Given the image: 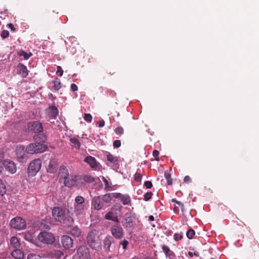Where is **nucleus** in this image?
<instances>
[{
    "label": "nucleus",
    "instance_id": "nucleus-15",
    "mask_svg": "<svg viewBox=\"0 0 259 259\" xmlns=\"http://www.w3.org/2000/svg\"><path fill=\"white\" fill-rule=\"evenodd\" d=\"M74 212L76 216H82L85 214V205H74Z\"/></svg>",
    "mask_w": 259,
    "mask_h": 259
},
{
    "label": "nucleus",
    "instance_id": "nucleus-5",
    "mask_svg": "<svg viewBox=\"0 0 259 259\" xmlns=\"http://www.w3.org/2000/svg\"><path fill=\"white\" fill-rule=\"evenodd\" d=\"M11 226L16 230H22L26 227V223L24 219L20 217H16L10 222Z\"/></svg>",
    "mask_w": 259,
    "mask_h": 259
},
{
    "label": "nucleus",
    "instance_id": "nucleus-39",
    "mask_svg": "<svg viewBox=\"0 0 259 259\" xmlns=\"http://www.w3.org/2000/svg\"><path fill=\"white\" fill-rule=\"evenodd\" d=\"M171 201L174 203H175L178 206H180L181 208V210L182 212L184 211V205L182 202L181 201H178L175 198H173L171 199Z\"/></svg>",
    "mask_w": 259,
    "mask_h": 259
},
{
    "label": "nucleus",
    "instance_id": "nucleus-19",
    "mask_svg": "<svg viewBox=\"0 0 259 259\" xmlns=\"http://www.w3.org/2000/svg\"><path fill=\"white\" fill-rule=\"evenodd\" d=\"M134 225V218L131 214H126L124 219L123 226L126 228H130Z\"/></svg>",
    "mask_w": 259,
    "mask_h": 259
},
{
    "label": "nucleus",
    "instance_id": "nucleus-11",
    "mask_svg": "<svg viewBox=\"0 0 259 259\" xmlns=\"http://www.w3.org/2000/svg\"><path fill=\"white\" fill-rule=\"evenodd\" d=\"M58 165V159L56 158H52L50 159L49 163L47 167V171L51 174L55 173L57 171Z\"/></svg>",
    "mask_w": 259,
    "mask_h": 259
},
{
    "label": "nucleus",
    "instance_id": "nucleus-7",
    "mask_svg": "<svg viewBox=\"0 0 259 259\" xmlns=\"http://www.w3.org/2000/svg\"><path fill=\"white\" fill-rule=\"evenodd\" d=\"M26 149L22 145L17 146L16 148V154L19 161L21 163L26 162L27 159Z\"/></svg>",
    "mask_w": 259,
    "mask_h": 259
},
{
    "label": "nucleus",
    "instance_id": "nucleus-12",
    "mask_svg": "<svg viewBox=\"0 0 259 259\" xmlns=\"http://www.w3.org/2000/svg\"><path fill=\"white\" fill-rule=\"evenodd\" d=\"M61 243L66 249H69L73 246V239L68 235H63L61 237Z\"/></svg>",
    "mask_w": 259,
    "mask_h": 259
},
{
    "label": "nucleus",
    "instance_id": "nucleus-20",
    "mask_svg": "<svg viewBox=\"0 0 259 259\" xmlns=\"http://www.w3.org/2000/svg\"><path fill=\"white\" fill-rule=\"evenodd\" d=\"M105 219L116 223H118L119 222L117 214L112 211L107 212L105 215Z\"/></svg>",
    "mask_w": 259,
    "mask_h": 259
},
{
    "label": "nucleus",
    "instance_id": "nucleus-56",
    "mask_svg": "<svg viewBox=\"0 0 259 259\" xmlns=\"http://www.w3.org/2000/svg\"><path fill=\"white\" fill-rule=\"evenodd\" d=\"M98 126L100 127H103L105 125V121L104 120H101L98 122Z\"/></svg>",
    "mask_w": 259,
    "mask_h": 259
},
{
    "label": "nucleus",
    "instance_id": "nucleus-63",
    "mask_svg": "<svg viewBox=\"0 0 259 259\" xmlns=\"http://www.w3.org/2000/svg\"><path fill=\"white\" fill-rule=\"evenodd\" d=\"M149 220L150 221H154V217H153V215H150V216L149 217Z\"/></svg>",
    "mask_w": 259,
    "mask_h": 259
},
{
    "label": "nucleus",
    "instance_id": "nucleus-34",
    "mask_svg": "<svg viewBox=\"0 0 259 259\" xmlns=\"http://www.w3.org/2000/svg\"><path fill=\"white\" fill-rule=\"evenodd\" d=\"M120 200L123 205H128L131 201L130 197L128 195H122Z\"/></svg>",
    "mask_w": 259,
    "mask_h": 259
},
{
    "label": "nucleus",
    "instance_id": "nucleus-31",
    "mask_svg": "<svg viewBox=\"0 0 259 259\" xmlns=\"http://www.w3.org/2000/svg\"><path fill=\"white\" fill-rule=\"evenodd\" d=\"M74 201L75 202L74 205H85V199L83 197L81 196H76Z\"/></svg>",
    "mask_w": 259,
    "mask_h": 259
},
{
    "label": "nucleus",
    "instance_id": "nucleus-27",
    "mask_svg": "<svg viewBox=\"0 0 259 259\" xmlns=\"http://www.w3.org/2000/svg\"><path fill=\"white\" fill-rule=\"evenodd\" d=\"M10 244L14 248H19L20 246L18 238L15 236H13L10 239Z\"/></svg>",
    "mask_w": 259,
    "mask_h": 259
},
{
    "label": "nucleus",
    "instance_id": "nucleus-51",
    "mask_svg": "<svg viewBox=\"0 0 259 259\" xmlns=\"http://www.w3.org/2000/svg\"><path fill=\"white\" fill-rule=\"evenodd\" d=\"M120 244L122 246L124 249H126L128 244V242L126 240H123L120 243Z\"/></svg>",
    "mask_w": 259,
    "mask_h": 259
},
{
    "label": "nucleus",
    "instance_id": "nucleus-59",
    "mask_svg": "<svg viewBox=\"0 0 259 259\" xmlns=\"http://www.w3.org/2000/svg\"><path fill=\"white\" fill-rule=\"evenodd\" d=\"M7 26L11 29V30L14 31H15V28L14 27V25L12 23H9L7 25Z\"/></svg>",
    "mask_w": 259,
    "mask_h": 259
},
{
    "label": "nucleus",
    "instance_id": "nucleus-43",
    "mask_svg": "<svg viewBox=\"0 0 259 259\" xmlns=\"http://www.w3.org/2000/svg\"><path fill=\"white\" fill-rule=\"evenodd\" d=\"M83 118L86 121L91 122L92 120V116L90 113H85Z\"/></svg>",
    "mask_w": 259,
    "mask_h": 259
},
{
    "label": "nucleus",
    "instance_id": "nucleus-49",
    "mask_svg": "<svg viewBox=\"0 0 259 259\" xmlns=\"http://www.w3.org/2000/svg\"><path fill=\"white\" fill-rule=\"evenodd\" d=\"M9 35V32L8 30H4L2 32L1 36L3 38H7Z\"/></svg>",
    "mask_w": 259,
    "mask_h": 259
},
{
    "label": "nucleus",
    "instance_id": "nucleus-14",
    "mask_svg": "<svg viewBox=\"0 0 259 259\" xmlns=\"http://www.w3.org/2000/svg\"><path fill=\"white\" fill-rule=\"evenodd\" d=\"M47 114L49 116V120L51 119H55L58 115V110L56 106H53L49 107L47 110Z\"/></svg>",
    "mask_w": 259,
    "mask_h": 259
},
{
    "label": "nucleus",
    "instance_id": "nucleus-33",
    "mask_svg": "<svg viewBox=\"0 0 259 259\" xmlns=\"http://www.w3.org/2000/svg\"><path fill=\"white\" fill-rule=\"evenodd\" d=\"M112 196L111 193L106 194L103 196L102 199L104 203H110Z\"/></svg>",
    "mask_w": 259,
    "mask_h": 259
},
{
    "label": "nucleus",
    "instance_id": "nucleus-57",
    "mask_svg": "<svg viewBox=\"0 0 259 259\" xmlns=\"http://www.w3.org/2000/svg\"><path fill=\"white\" fill-rule=\"evenodd\" d=\"M184 182L187 183H190L191 182L190 177L188 176H185L184 179Z\"/></svg>",
    "mask_w": 259,
    "mask_h": 259
},
{
    "label": "nucleus",
    "instance_id": "nucleus-62",
    "mask_svg": "<svg viewBox=\"0 0 259 259\" xmlns=\"http://www.w3.org/2000/svg\"><path fill=\"white\" fill-rule=\"evenodd\" d=\"M103 182L105 183V185H107L108 184V181L105 178H103Z\"/></svg>",
    "mask_w": 259,
    "mask_h": 259
},
{
    "label": "nucleus",
    "instance_id": "nucleus-18",
    "mask_svg": "<svg viewBox=\"0 0 259 259\" xmlns=\"http://www.w3.org/2000/svg\"><path fill=\"white\" fill-rule=\"evenodd\" d=\"M84 161L89 164L93 168H96L97 167V162L96 159L91 156H87Z\"/></svg>",
    "mask_w": 259,
    "mask_h": 259
},
{
    "label": "nucleus",
    "instance_id": "nucleus-16",
    "mask_svg": "<svg viewBox=\"0 0 259 259\" xmlns=\"http://www.w3.org/2000/svg\"><path fill=\"white\" fill-rule=\"evenodd\" d=\"M77 253L80 259H88L90 256L88 249L85 247H80L78 248Z\"/></svg>",
    "mask_w": 259,
    "mask_h": 259
},
{
    "label": "nucleus",
    "instance_id": "nucleus-61",
    "mask_svg": "<svg viewBox=\"0 0 259 259\" xmlns=\"http://www.w3.org/2000/svg\"><path fill=\"white\" fill-rule=\"evenodd\" d=\"M115 206L117 207L116 210H118L119 211H120V208H121L122 206L120 204L116 205Z\"/></svg>",
    "mask_w": 259,
    "mask_h": 259
},
{
    "label": "nucleus",
    "instance_id": "nucleus-25",
    "mask_svg": "<svg viewBox=\"0 0 259 259\" xmlns=\"http://www.w3.org/2000/svg\"><path fill=\"white\" fill-rule=\"evenodd\" d=\"M13 257L16 259H23L24 258V253L21 249L15 248L11 253Z\"/></svg>",
    "mask_w": 259,
    "mask_h": 259
},
{
    "label": "nucleus",
    "instance_id": "nucleus-26",
    "mask_svg": "<svg viewBox=\"0 0 259 259\" xmlns=\"http://www.w3.org/2000/svg\"><path fill=\"white\" fill-rule=\"evenodd\" d=\"M64 255L63 252L60 250H53L49 253V255L52 258H61Z\"/></svg>",
    "mask_w": 259,
    "mask_h": 259
},
{
    "label": "nucleus",
    "instance_id": "nucleus-8",
    "mask_svg": "<svg viewBox=\"0 0 259 259\" xmlns=\"http://www.w3.org/2000/svg\"><path fill=\"white\" fill-rule=\"evenodd\" d=\"M113 225L110 231L112 235L116 239H121L123 236V230L121 226L117 224Z\"/></svg>",
    "mask_w": 259,
    "mask_h": 259
},
{
    "label": "nucleus",
    "instance_id": "nucleus-17",
    "mask_svg": "<svg viewBox=\"0 0 259 259\" xmlns=\"http://www.w3.org/2000/svg\"><path fill=\"white\" fill-rule=\"evenodd\" d=\"M114 242V239L110 236H107L103 241V246L106 251H109L112 243Z\"/></svg>",
    "mask_w": 259,
    "mask_h": 259
},
{
    "label": "nucleus",
    "instance_id": "nucleus-13",
    "mask_svg": "<svg viewBox=\"0 0 259 259\" xmlns=\"http://www.w3.org/2000/svg\"><path fill=\"white\" fill-rule=\"evenodd\" d=\"M4 167L11 174H14L16 171L15 164L12 161L4 160Z\"/></svg>",
    "mask_w": 259,
    "mask_h": 259
},
{
    "label": "nucleus",
    "instance_id": "nucleus-1",
    "mask_svg": "<svg viewBox=\"0 0 259 259\" xmlns=\"http://www.w3.org/2000/svg\"><path fill=\"white\" fill-rule=\"evenodd\" d=\"M52 216L56 221L65 225H70L74 222L73 214L66 212L62 207H54L52 210Z\"/></svg>",
    "mask_w": 259,
    "mask_h": 259
},
{
    "label": "nucleus",
    "instance_id": "nucleus-42",
    "mask_svg": "<svg viewBox=\"0 0 259 259\" xmlns=\"http://www.w3.org/2000/svg\"><path fill=\"white\" fill-rule=\"evenodd\" d=\"M114 132L117 135H121L123 134L124 130L121 126H118L115 129Z\"/></svg>",
    "mask_w": 259,
    "mask_h": 259
},
{
    "label": "nucleus",
    "instance_id": "nucleus-4",
    "mask_svg": "<svg viewBox=\"0 0 259 259\" xmlns=\"http://www.w3.org/2000/svg\"><path fill=\"white\" fill-rule=\"evenodd\" d=\"M37 237L40 242L47 244H52L55 241L54 235L46 231L40 232Z\"/></svg>",
    "mask_w": 259,
    "mask_h": 259
},
{
    "label": "nucleus",
    "instance_id": "nucleus-50",
    "mask_svg": "<svg viewBox=\"0 0 259 259\" xmlns=\"http://www.w3.org/2000/svg\"><path fill=\"white\" fill-rule=\"evenodd\" d=\"M111 195L112 198H119L120 199L123 194L119 193H111Z\"/></svg>",
    "mask_w": 259,
    "mask_h": 259
},
{
    "label": "nucleus",
    "instance_id": "nucleus-28",
    "mask_svg": "<svg viewBox=\"0 0 259 259\" xmlns=\"http://www.w3.org/2000/svg\"><path fill=\"white\" fill-rule=\"evenodd\" d=\"M70 233L74 237H78L81 235V231L77 226H75L71 229Z\"/></svg>",
    "mask_w": 259,
    "mask_h": 259
},
{
    "label": "nucleus",
    "instance_id": "nucleus-35",
    "mask_svg": "<svg viewBox=\"0 0 259 259\" xmlns=\"http://www.w3.org/2000/svg\"><path fill=\"white\" fill-rule=\"evenodd\" d=\"M82 180L86 183H90L95 181V178L90 175H84L82 177Z\"/></svg>",
    "mask_w": 259,
    "mask_h": 259
},
{
    "label": "nucleus",
    "instance_id": "nucleus-41",
    "mask_svg": "<svg viewBox=\"0 0 259 259\" xmlns=\"http://www.w3.org/2000/svg\"><path fill=\"white\" fill-rule=\"evenodd\" d=\"M186 235L189 239H192L195 235V232L193 229H190L187 231Z\"/></svg>",
    "mask_w": 259,
    "mask_h": 259
},
{
    "label": "nucleus",
    "instance_id": "nucleus-30",
    "mask_svg": "<svg viewBox=\"0 0 259 259\" xmlns=\"http://www.w3.org/2000/svg\"><path fill=\"white\" fill-rule=\"evenodd\" d=\"M53 83L54 84L53 88L54 90L56 91H58L61 88V80L58 78H56L53 81Z\"/></svg>",
    "mask_w": 259,
    "mask_h": 259
},
{
    "label": "nucleus",
    "instance_id": "nucleus-47",
    "mask_svg": "<svg viewBox=\"0 0 259 259\" xmlns=\"http://www.w3.org/2000/svg\"><path fill=\"white\" fill-rule=\"evenodd\" d=\"M142 175L139 173L136 172L135 174V180L137 182H140L142 180Z\"/></svg>",
    "mask_w": 259,
    "mask_h": 259
},
{
    "label": "nucleus",
    "instance_id": "nucleus-2",
    "mask_svg": "<svg viewBox=\"0 0 259 259\" xmlns=\"http://www.w3.org/2000/svg\"><path fill=\"white\" fill-rule=\"evenodd\" d=\"M87 242L88 245L93 249L99 250L101 249V239L99 231L96 229L92 230L88 233Z\"/></svg>",
    "mask_w": 259,
    "mask_h": 259
},
{
    "label": "nucleus",
    "instance_id": "nucleus-32",
    "mask_svg": "<svg viewBox=\"0 0 259 259\" xmlns=\"http://www.w3.org/2000/svg\"><path fill=\"white\" fill-rule=\"evenodd\" d=\"M17 55L19 56H23L25 60H28L32 56V54L31 53H27L23 50H20L18 52Z\"/></svg>",
    "mask_w": 259,
    "mask_h": 259
},
{
    "label": "nucleus",
    "instance_id": "nucleus-45",
    "mask_svg": "<svg viewBox=\"0 0 259 259\" xmlns=\"http://www.w3.org/2000/svg\"><path fill=\"white\" fill-rule=\"evenodd\" d=\"M57 71H56L57 74L59 75L60 76H62L63 74V70L62 67L60 66H57Z\"/></svg>",
    "mask_w": 259,
    "mask_h": 259
},
{
    "label": "nucleus",
    "instance_id": "nucleus-24",
    "mask_svg": "<svg viewBox=\"0 0 259 259\" xmlns=\"http://www.w3.org/2000/svg\"><path fill=\"white\" fill-rule=\"evenodd\" d=\"M70 145L76 149H79L81 143L79 140L75 137H71L69 139Z\"/></svg>",
    "mask_w": 259,
    "mask_h": 259
},
{
    "label": "nucleus",
    "instance_id": "nucleus-54",
    "mask_svg": "<svg viewBox=\"0 0 259 259\" xmlns=\"http://www.w3.org/2000/svg\"><path fill=\"white\" fill-rule=\"evenodd\" d=\"M144 186L147 189H150L152 187V184L150 181H147L144 183Z\"/></svg>",
    "mask_w": 259,
    "mask_h": 259
},
{
    "label": "nucleus",
    "instance_id": "nucleus-6",
    "mask_svg": "<svg viewBox=\"0 0 259 259\" xmlns=\"http://www.w3.org/2000/svg\"><path fill=\"white\" fill-rule=\"evenodd\" d=\"M41 166V162L40 159H36L32 161L28 168V172L31 175L34 176L40 170Z\"/></svg>",
    "mask_w": 259,
    "mask_h": 259
},
{
    "label": "nucleus",
    "instance_id": "nucleus-36",
    "mask_svg": "<svg viewBox=\"0 0 259 259\" xmlns=\"http://www.w3.org/2000/svg\"><path fill=\"white\" fill-rule=\"evenodd\" d=\"M6 192V188L3 181L0 179V195L3 196Z\"/></svg>",
    "mask_w": 259,
    "mask_h": 259
},
{
    "label": "nucleus",
    "instance_id": "nucleus-29",
    "mask_svg": "<svg viewBox=\"0 0 259 259\" xmlns=\"http://www.w3.org/2000/svg\"><path fill=\"white\" fill-rule=\"evenodd\" d=\"M107 159L108 161L112 164H116L118 162V157L113 156L112 154L108 153L107 154Z\"/></svg>",
    "mask_w": 259,
    "mask_h": 259
},
{
    "label": "nucleus",
    "instance_id": "nucleus-10",
    "mask_svg": "<svg viewBox=\"0 0 259 259\" xmlns=\"http://www.w3.org/2000/svg\"><path fill=\"white\" fill-rule=\"evenodd\" d=\"M92 205L95 210H100L104 206V203L100 196H95L92 199Z\"/></svg>",
    "mask_w": 259,
    "mask_h": 259
},
{
    "label": "nucleus",
    "instance_id": "nucleus-64",
    "mask_svg": "<svg viewBox=\"0 0 259 259\" xmlns=\"http://www.w3.org/2000/svg\"><path fill=\"white\" fill-rule=\"evenodd\" d=\"M114 73H115V72H112V73L111 72H109V74H110L111 75H113V74H114Z\"/></svg>",
    "mask_w": 259,
    "mask_h": 259
},
{
    "label": "nucleus",
    "instance_id": "nucleus-58",
    "mask_svg": "<svg viewBox=\"0 0 259 259\" xmlns=\"http://www.w3.org/2000/svg\"><path fill=\"white\" fill-rule=\"evenodd\" d=\"M188 255L190 257H192L193 256V255H195L196 256H199V253L198 252H194V253H192V252L189 251L188 252Z\"/></svg>",
    "mask_w": 259,
    "mask_h": 259
},
{
    "label": "nucleus",
    "instance_id": "nucleus-55",
    "mask_svg": "<svg viewBox=\"0 0 259 259\" xmlns=\"http://www.w3.org/2000/svg\"><path fill=\"white\" fill-rule=\"evenodd\" d=\"M71 89L72 91L75 92V91H77L78 87L75 84L72 83L71 85Z\"/></svg>",
    "mask_w": 259,
    "mask_h": 259
},
{
    "label": "nucleus",
    "instance_id": "nucleus-44",
    "mask_svg": "<svg viewBox=\"0 0 259 259\" xmlns=\"http://www.w3.org/2000/svg\"><path fill=\"white\" fill-rule=\"evenodd\" d=\"M153 195V193L151 192H148L144 195V199L145 201H148L150 200L152 196Z\"/></svg>",
    "mask_w": 259,
    "mask_h": 259
},
{
    "label": "nucleus",
    "instance_id": "nucleus-40",
    "mask_svg": "<svg viewBox=\"0 0 259 259\" xmlns=\"http://www.w3.org/2000/svg\"><path fill=\"white\" fill-rule=\"evenodd\" d=\"M39 255L35 253H30L27 255V259H41Z\"/></svg>",
    "mask_w": 259,
    "mask_h": 259
},
{
    "label": "nucleus",
    "instance_id": "nucleus-23",
    "mask_svg": "<svg viewBox=\"0 0 259 259\" xmlns=\"http://www.w3.org/2000/svg\"><path fill=\"white\" fill-rule=\"evenodd\" d=\"M59 175L60 178L63 180L69 176L68 170L65 165H61L60 167Z\"/></svg>",
    "mask_w": 259,
    "mask_h": 259
},
{
    "label": "nucleus",
    "instance_id": "nucleus-52",
    "mask_svg": "<svg viewBox=\"0 0 259 259\" xmlns=\"http://www.w3.org/2000/svg\"><path fill=\"white\" fill-rule=\"evenodd\" d=\"M183 238V236L181 234L176 233L174 235V239L176 241H179Z\"/></svg>",
    "mask_w": 259,
    "mask_h": 259
},
{
    "label": "nucleus",
    "instance_id": "nucleus-3",
    "mask_svg": "<svg viewBox=\"0 0 259 259\" xmlns=\"http://www.w3.org/2000/svg\"><path fill=\"white\" fill-rule=\"evenodd\" d=\"M48 148V146L41 143L36 142L30 143L26 148L27 153L33 154L34 153H41L45 151Z\"/></svg>",
    "mask_w": 259,
    "mask_h": 259
},
{
    "label": "nucleus",
    "instance_id": "nucleus-21",
    "mask_svg": "<svg viewBox=\"0 0 259 259\" xmlns=\"http://www.w3.org/2000/svg\"><path fill=\"white\" fill-rule=\"evenodd\" d=\"M18 68L19 69V73L22 76V77H26L28 75V70L26 66L23 64L19 63L18 65Z\"/></svg>",
    "mask_w": 259,
    "mask_h": 259
},
{
    "label": "nucleus",
    "instance_id": "nucleus-60",
    "mask_svg": "<svg viewBox=\"0 0 259 259\" xmlns=\"http://www.w3.org/2000/svg\"><path fill=\"white\" fill-rule=\"evenodd\" d=\"M4 167V161L0 160V173L2 172Z\"/></svg>",
    "mask_w": 259,
    "mask_h": 259
},
{
    "label": "nucleus",
    "instance_id": "nucleus-9",
    "mask_svg": "<svg viewBox=\"0 0 259 259\" xmlns=\"http://www.w3.org/2000/svg\"><path fill=\"white\" fill-rule=\"evenodd\" d=\"M28 128L29 131H33L35 133H39L43 131L42 124L37 121H33L29 122L28 124Z\"/></svg>",
    "mask_w": 259,
    "mask_h": 259
},
{
    "label": "nucleus",
    "instance_id": "nucleus-22",
    "mask_svg": "<svg viewBox=\"0 0 259 259\" xmlns=\"http://www.w3.org/2000/svg\"><path fill=\"white\" fill-rule=\"evenodd\" d=\"M64 184L65 186L71 187L75 184L76 180L72 178L71 176H68L64 180Z\"/></svg>",
    "mask_w": 259,
    "mask_h": 259
},
{
    "label": "nucleus",
    "instance_id": "nucleus-46",
    "mask_svg": "<svg viewBox=\"0 0 259 259\" xmlns=\"http://www.w3.org/2000/svg\"><path fill=\"white\" fill-rule=\"evenodd\" d=\"M159 153L158 151H157L156 150H154L153 151L152 155L154 157L156 161H159Z\"/></svg>",
    "mask_w": 259,
    "mask_h": 259
},
{
    "label": "nucleus",
    "instance_id": "nucleus-37",
    "mask_svg": "<svg viewBox=\"0 0 259 259\" xmlns=\"http://www.w3.org/2000/svg\"><path fill=\"white\" fill-rule=\"evenodd\" d=\"M162 248L166 256H170V255H171L173 254V252L171 251L170 250V249L168 246H165V245H163L162 247Z\"/></svg>",
    "mask_w": 259,
    "mask_h": 259
},
{
    "label": "nucleus",
    "instance_id": "nucleus-53",
    "mask_svg": "<svg viewBox=\"0 0 259 259\" xmlns=\"http://www.w3.org/2000/svg\"><path fill=\"white\" fill-rule=\"evenodd\" d=\"M25 239L29 241L32 240V237L30 233H28L25 235Z\"/></svg>",
    "mask_w": 259,
    "mask_h": 259
},
{
    "label": "nucleus",
    "instance_id": "nucleus-38",
    "mask_svg": "<svg viewBox=\"0 0 259 259\" xmlns=\"http://www.w3.org/2000/svg\"><path fill=\"white\" fill-rule=\"evenodd\" d=\"M164 176L167 180V184L168 185H171L172 184V180L171 178L170 174L168 172H165Z\"/></svg>",
    "mask_w": 259,
    "mask_h": 259
},
{
    "label": "nucleus",
    "instance_id": "nucleus-48",
    "mask_svg": "<svg viewBox=\"0 0 259 259\" xmlns=\"http://www.w3.org/2000/svg\"><path fill=\"white\" fill-rule=\"evenodd\" d=\"M113 145L114 148H119L121 146L120 141L119 140H115L113 142Z\"/></svg>",
    "mask_w": 259,
    "mask_h": 259
}]
</instances>
